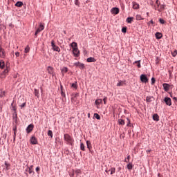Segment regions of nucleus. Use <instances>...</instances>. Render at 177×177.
<instances>
[{
  "instance_id": "1",
  "label": "nucleus",
  "mask_w": 177,
  "mask_h": 177,
  "mask_svg": "<svg viewBox=\"0 0 177 177\" xmlns=\"http://www.w3.org/2000/svg\"><path fill=\"white\" fill-rule=\"evenodd\" d=\"M64 140L66 142L67 145L73 146L74 145V138L68 133L64 134Z\"/></svg>"
},
{
  "instance_id": "2",
  "label": "nucleus",
  "mask_w": 177,
  "mask_h": 177,
  "mask_svg": "<svg viewBox=\"0 0 177 177\" xmlns=\"http://www.w3.org/2000/svg\"><path fill=\"white\" fill-rule=\"evenodd\" d=\"M140 80L142 84H147L149 82V77H147V75L146 74H141L140 75Z\"/></svg>"
},
{
  "instance_id": "3",
  "label": "nucleus",
  "mask_w": 177,
  "mask_h": 177,
  "mask_svg": "<svg viewBox=\"0 0 177 177\" xmlns=\"http://www.w3.org/2000/svg\"><path fill=\"white\" fill-rule=\"evenodd\" d=\"M51 46L54 52H60V48L55 44V40L51 41Z\"/></svg>"
},
{
  "instance_id": "4",
  "label": "nucleus",
  "mask_w": 177,
  "mask_h": 177,
  "mask_svg": "<svg viewBox=\"0 0 177 177\" xmlns=\"http://www.w3.org/2000/svg\"><path fill=\"white\" fill-rule=\"evenodd\" d=\"M163 102H165L166 106H172V100L169 97H165Z\"/></svg>"
},
{
  "instance_id": "5",
  "label": "nucleus",
  "mask_w": 177,
  "mask_h": 177,
  "mask_svg": "<svg viewBox=\"0 0 177 177\" xmlns=\"http://www.w3.org/2000/svg\"><path fill=\"white\" fill-rule=\"evenodd\" d=\"M73 65L75 66V67H79L80 68V70H84L85 68V64H82L80 62H75L73 64Z\"/></svg>"
},
{
  "instance_id": "6",
  "label": "nucleus",
  "mask_w": 177,
  "mask_h": 177,
  "mask_svg": "<svg viewBox=\"0 0 177 177\" xmlns=\"http://www.w3.org/2000/svg\"><path fill=\"white\" fill-rule=\"evenodd\" d=\"M30 142L31 145H38V140L35 138V136L30 138Z\"/></svg>"
},
{
  "instance_id": "7",
  "label": "nucleus",
  "mask_w": 177,
  "mask_h": 177,
  "mask_svg": "<svg viewBox=\"0 0 177 177\" xmlns=\"http://www.w3.org/2000/svg\"><path fill=\"white\" fill-rule=\"evenodd\" d=\"M162 86L165 92H168V91H169V88H171V84L167 83H163Z\"/></svg>"
},
{
  "instance_id": "8",
  "label": "nucleus",
  "mask_w": 177,
  "mask_h": 177,
  "mask_svg": "<svg viewBox=\"0 0 177 177\" xmlns=\"http://www.w3.org/2000/svg\"><path fill=\"white\" fill-rule=\"evenodd\" d=\"M73 54L75 57H80V50L78 48H73Z\"/></svg>"
},
{
  "instance_id": "9",
  "label": "nucleus",
  "mask_w": 177,
  "mask_h": 177,
  "mask_svg": "<svg viewBox=\"0 0 177 177\" xmlns=\"http://www.w3.org/2000/svg\"><path fill=\"white\" fill-rule=\"evenodd\" d=\"M111 12L113 15H118V13H120V8L113 7L111 8Z\"/></svg>"
},
{
  "instance_id": "10",
  "label": "nucleus",
  "mask_w": 177,
  "mask_h": 177,
  "mask_svg": "<svg viewBox=\"0 0 177 177\" xmlns=\"http://www.w3.org/2000/svg\"><path fill=\"white\" fill-rule=\"evenodd\" d=\"M9 71H10V66H8V65H6V68L1 73V77L3 75H6V74H8V73H9Z\"/></svg>"
},
{
  "instance_id": "11",
  "label": "nucleus",
  "mask_w": 177,
  "mask_h": 177,
  "mask_svg": "<svg viewBox=\"0 0 177 177\" xmlns=\"http://www.w3.org/2000/svg\"><path fill=\"white\" fill-rule=\"evenodd\" d=\"M34 129V124H29L27 128H26V133H30V132Z\"/></svg>"
},
{
  "instance_id": "12",
  "label": "nucleus",
  "mask_w": 177,
  "mask_h": 177,
  "mask_svg": "<svg viewBox=\"0 0 177 177\" xmlns=\"http://www.w3.org/2000/svg\"><path fill=\"white\" fill-rule=\"evenodd\" d=\"M152 120L153 121H156L158 122V121H160V116L158 115V114L157 113H154L153 115H152Z\"/></svg>"
},
{
  "instance_id": "13",
  "label": "nucleus",
  "mask_w": 177,
  "mask_h": 177,
  "mask_svg": "<svg viewBox=\"0 0 177 177\" xmlns=\"http://www.w3.org/2000/svg\"><path fill=\"white\" fill-rule=\"evenodd\" d=\"M154 100V97L153 96H147L146 102L147 103H151Z\"/></svg>"
},
{
  "instance_id": "14",
  "label": "nucleus",
  "mask_w": 177,
  "mask_h": 177,
  "mask_svg": "<svg viewBox=\"0 0 177 177\" xmlns=\"http://www.w3.org/2000/svg\"><path fill=\"white\" fill-rule=\"evenodd\" d=\"M33 167V165H30L29 167H28V174H30V175H34V174H35V172H34V169H32Z\"/></svg>"
},
{
  "instance_id": "15",
  "label": "nucleus",
  "mask_w": 177,
  "mask_h": 177,
  "mask_svg": "<svg viewBox=\"0 0 177 177\" xmlns=\"http://www.w3.org/2000/svg\"><path fill=\"white\" fill-rule=\"evenodd\" d=\"M156 39H161L162 38V33L160 32H156L155 34Z\"/></svg>"
},
{
  "instance_id": "16",
  "label": "nucleus",
  "mask_w": 177,
  "mask_h": 177,
  "mask_svg": "<svg viewBox=\"0 0 177 177\" xmlns=\"http://www.w3.org/2000/svg\"><path fill=\"white\" fill-rule=\"evenodd\" d=\"M134 19L135 18L133 17H129L127 18L126 22L128 23V24H131L132 21H133Z\"/></svg>"
},
{
  "instance_id": "17",
  "label": "nucleus",
  "mask_w": 177,
  "mask_h": 177,
  "mask_svg": "<svg viewBox=\"0 0 177 177\" xmlns=\"http://www.w3.org/2000/svg\"><path fill=\"white\" fill-rule=\"evenodd\" d=\"M0 57L1 59H5V57H6V52L5 51V49H3V48L0 53Z\"/></svg>"
},
{
  "instance_id": "18",
  "label": "nucleus",
  "mask_w": 177,
  "mask_h": 177,
  "mask_svg": "<svg viewBox=\"0 0 177 177\" xmlns=\"http://www.w3.org/2000/svg\"><path fill=\"white\" fill-rule=\"evenodd\" d=\"M87 63H95L96 62V59L95 57H90L86 59Z\"/></svg>"
},
{
  "instance_id": "19",
  "label": "nucleus",
  "mask_w": 177,
  "mask_h": 177,
  "mask_svg": "<svg viewBox=\"0 0 177 177\" xmlns=\"http://www.w3.org/2000/svg\"><path fill=\"white\" fill-rule=\"evenodd\" d=\"M44 28H45V25H44V24L42 23H40L39 28L36 30H39V32H41V31L44 30Z\"/></svg>"
},
{
  "instance_id": "20",
  "label": "nucleus",
  "mask_w": 177,
  "mask_h": 177,
  "mask_svg": "<svg viewBox=\"0 0 177 177\" xmlns=\"http://www.w3.org/2000/svg\"><path fill=\"white\" fill-rule=\"evenodd\" d=\"M126 81L119 80V82L117 83V86H124L125 85Z\"/></svg>"
},
{
  "instance_id": "21",
  "label": "nucleus",
  "mask_w": 177,
  "mask_h": 177,
  "mask_svg": "<svg viewBox=\"0 0 177 177\" xmlns=\"http://www.w3.org/2000/svg\"><path fill=\"white\" fill-rule=\"evenodd\" d=\"M71 46L72 48V49H78V44H77V42H73L71 44Z\"/></svg>"
},
{
  "instance_id": "22",
  "label": "nucleus",
  "mask_w": 177,
  "mask_h": 177,
  "mask_svg": "<svg viewBox=\"0 0 177 177\" xmlns=\"http://www.w3.org/2000/svg\"><path fill=\"white\" fill-rule=\"evenodd\" d=\"M24 3L23 1H17V3L15 4V6H16V8H21V6H23Z\"/></svg>"
},
{
  "instance_id": "23",
  "label": "nucleus",
  "mask_w": 177,
  "mask_h": 177,
  "mask_svg": "<svg viewBox=\"0 0 177 177\" xmlns=\"http://www.w3.org/2000/svg\"><path fill=\"white\" fill-rule=\"evenodd\" d=\"M132 4H133V9H136V10L139 9V3H136V1H133Z\"/></svg>"
},
{
  "instance_id": "24",
  "label": "nucleus",
  "mask_w": 177,
  "mask_h": 177,
  "mask_svg": "<svg viewBox=\"0 0 177 177\" xmlns=\"http://www.w3.org/2000/svg\"><path fill=\"white\" fill-rule=\"evenodd\" d=\"M86 145H87V149H88L90 153H92V145H91V142L87 141Z\"/></svg>"
},
{
  "instance_id": "25",
  "label": "nucleus",
  "mask_w": 177,
  "mask_h": 177,
  "mask_svg": "<svg viewBox=\"0 0 177 177\" xmlns=\"http://www.w3.org/2000/svg\"><path fill=\"white\" fill-rule=\"evenodd\" d=\"M0 68L3 70L5 68V62L3 60L0 61Z\"/></svg>"
},
{
  "instance_id": "26",
  "label": "nucleus",
  "mask_w": 177,
  "mask_h": 177,
  "mask_svg": "<svg viewBox=\"0 0 177 177\" xmlns=\"http://www.w3.org/2000/svg\"><path fill=\"white\" fill-rule=\"evenodd\" d=\"M12 118H13V120L15 121V124H17V113H13Z\"/></svg>"
},
{
  "instance_id": "27",
  "label": "nucleus",
  "mask_w": 177,
  "mask_h": 177,
  "mask_svg": "<svg viewBox=\"0 0 177 177\" xmlns=\"http://www.w3.org/2000/svg\"><path fill=\"white\" fill-rule=\"evenodd\" d=\"M102 103H103V100L102 99H98L95 100L96 106H99V104H102Z\"/></svg>"
},
{
  "instance_id": "28",
  "label": "nucleus",
  "mask_w": 177,
  "mask_h": 177,
  "mask_svg": "<svg viewBox=\"0 0 177 177\" xmlns=\"http://www.w3.org/2000/svg\"><path fill=\"white\" fill-rule=\"evenodd\" d=\"M119 125H125V120L124 119H118Z\"/></svg>"
},
{
  "instance_id": "29",
  "label": "nucleus",
  "mask_w": 177,
  "mask_h": 177,
  "mask_svg": "<svg viewBox=\"0 0 177 177\" xmlns=\"http://www.w3.org/2000/svg\"><path fill=\"white\" fill-rule=\"evenodd\" d=\"M72 88H74V89H77L78 88V84L77 82H75L71 84Z\"/></svg>"
},
{
  "instance_id": "30",
  "label": "nucleus",
  "mask_w": 177,
  "mask_h": 177,
  "mask_svg": "<svg viewBox=\"0 0 177 177\" xmlns=\"http://www.w3.org/2000/svg\"><path fill=\"white\" fill-rule=\"evenodd\" d=\"M34 91H35V92H34L35 96H37V98L39 97V91L37 88H35Z\"/></svg>"
},
{
  "instance_id": "31",
  "label": "nucleus",
  "mask_w": 177,
  "mask_h": 177,
  "mask_svg": "<svg viewBox=\"0 0 177 177\" xmlns=\"http://www.w3.org/2000/svg\"><path fill=\"white\" fill-rule=\"evenodd\" d=\"M127 167L129 171H131V169L133 168V165H132V163H128Z\"/></svg>"
},
{
  "instance_id": "32",
  "label": "nucleus",
  "mask_w": 177,
  "mask_h": 177,
  "mask_svg": "<svg viewBox=\"0 0 177 177\" xmlns=\"http://www.w3.org/2000/svg\"><path fill=\"white\" fill-rule=\"evenodd\" d=\"M68 71V68L67 67H63L61 69V73L63 74L64 73H67Z\"/></svg>"
},
{
  "instance_id": "33",
  "label": "nucleus",
  "mask_w": 177,
  "mask_h": 177,
  "mask_svg": "<svg viewBox=\"0 0 177 177\" xmlns=\"http://www.w3.org/2000/svg\"><path fill=\"white\" fill-rule=\"evenodd\" d=\"M4 165H6V171H9V167H10V164L8 163V162L5 161Z\"/></svg>"
},
{
  "instance_id": "34",
  "label": "nucleus",
  "mask_w": 177,
  "mask_h": 177,
  "mask_svg": "<svg viewBox=\"0 0 177 177\" xmlns=\"http://www.w3.org/2000/svg\"><path fill=\"white\" fill-rule=\"evenodd\" d=\"M47 135L52 139V138H53V132L52 130H48Z\"/></svg>"
},
{
  "instance_id": "35",
  "label": "nucleus",
  "mask_w": 177,
  "mask_h": 177,
  "mask_svg": "<svg viewBox=\"0 0 177 177\" xmlns=\"http://www.w3.org/2000/svg\"><path fill=\"white\" fill-rule=\"evenodd\" d=\"M80 150L85 151V145L82 142L80 143Z\"/></svg>"
},
{
  "instance_id": "36",
  "label": "nucleus",
  "mask_w": 177,
  "mask_h": 177,
  "mask_svg": "<svg viewBox=\"0 0 177 177\" xmlns=\"http://www.w3.org/2000/svg\"><path fill=\"white\" fill-rule=\"evenodd\" d=\"M11 110H12V111H14L15 113H17V107H16V105L12 106V107H10Z\"/></svg>"
},
{
  "instance_id": "37",
  "label": "nucleus",
  "mask_w": 177,
  "mask_h": 177,
  "mask_svg": "<svg viewBox=\"0 0 177 177\" xmlns=\"http://www.w3.org/2000/svg\"><path fill=\"white\" fill-rule=\"evenodd\" d=\"M109 171H111V175L115 174V168L111 167Z\"/></svg>"
},
{
  "instance_id": "38",
  "label": "nucleus",
  "mask_w": 177,
  "mask_h": 177,
  "mask_svg": "<svg viewBox=\"0 0 177 177\" xmlns=\"http://www.w3.org/2000/svg\"><path fill=\"white\" fill-rule=\"evenodd\" d=\"M12 131H14V135L16 136V133L17 132V126L15 125L12 127Z\"/></svg>"
},
{
  "instance_id": "39",
  "label": "nucleus",
  "mask_w": 177,
  "mask_h": 177,
  "mask_svg": "<svg viewBox=\"0 0 177 177\" xmlns=\"http://www.w3.org/2000/svg\"><path fill=\"white\" fill-rule=\"evenodd\" d=\"M25 53H28L30 52V46H26L24 50Z\"/></svg>"
},
{
  "instance_id": "40",
  "label": "nucleus",
  "mask_w": 177,
  "mask_h": 177,
  "mask_svg": "<svg viewBox=\"0 0 177 177\" xmlns=\"http://www.w3.org/2000/svg\"><path fill=\"white\" fill-rule=\"evenodd\" d=\"M176 55H177V50H174L173 52H171V55L173 56V57H176Z\"/></svg>"
},
{
  "instance_id": "41",
  "label": "nucleus",
  "mask_w": 177,
  "mask_h": 177,
  "mask_svg": "<svg viewBox=\"0 0 177 177\" xmlns=\"http://www.w3.org/2000/svg\"><path fill=\"white\" fill-rule=\"evenodd\" d=\"M127 28L126 26L122 27V32H123V34H127Z\"/></svg>"
},
{
  "instance_id": "42",
  "label": "nucleus",
  "mask_w": 177,
  "mask_h": 177,
  "mask_svg": "<svg viewBox=\"0 0 177 177\" xmlns=\"http://www.w3.org/2000/svg\"><path fill=\"white\" fill-rule=\"evenodd\" d=\"M94 117L96 120H100V115L98 113H94Z\"/></svg>"
},
{
  "instance_id": "43",
  "label": "nucleus",
  "mask_w": 177,
  "mask_h": 177,
  "mask_svg": "<svg viewBox=\"0 0 177 177\" xmlns=\"http://www.w3.org/2000/svg\"><path fill=\"white\" fill-rule=\"evenodd\" d=\"M136 20L139 21V20H143V18L142 17V16H140V15H136Z\"/></svg>"
},
{
  "instance_id": "44",
  "label": "nucleus",
  "mask_w": 177,
  "mask_h": 177,
  "mask_svg": "<svg viewBox=\"0 0 177 177\" xmlns=\"http://www.w3.org/2000/svg\"><path fill=\"white\" fill-rule=\"evenodd\" d=\"M127 127H132V125H131V120H129V118H127Z\"/></svg>"
},
{
  "instance_id": "45",
  "label": "nucleus",
  "mask_w": 177,
  "mask_h": 177,
  "mask_svg": "<svg viewBox=\"0 0 177 177\" xmlns=\"http://www.w3.org/2000/svg\"><path fill=\"white\" fill-rule=\"evenodd\" d=\"M75 5H76V6H78L80 8V5H81V3H80L79 0H75Z\"/></svg>"
},
{
  "instance_id": "46",
  "label": "nucleus",
  "mask_w": 177,
  "mask_h": 177,
  "mask_svg": "<svg viewBox=\"0 0 177 177\" xmlns=\"http://www.w3.org/2000/svg\"><path fill=\"white\" fill-rule=\"evenodd\" d=\"M48 68H50V71H48L49 74H53V67L48 66Z\"/></svg>"
},
{
  "instance_id": "47",
  "label": "nucleus",
  "mask_w": 177,
  "mask_h": 177,
  "mask_svg": "<svg viewBox=\"0 0 177 177\" xmlns=\"http://www.w3.org/2000/svg\"><path fill=\"white\" fill-rule=\"evenodd\" d=\"M159 23H160V24H165V21L163 19L160 18Z\"/></svg>"
},
{
  "instance_id": "48",
  "label": "nucleus",
  "mask_w": 177,
  "mask_h": 177,
  "mask_svg": "<svg viewBox=\"0 0 177 177\" xmlns=\"http://www.w3.org/2000/svg\"><path fill=\"white\" fill-rule=\"evenodd\" d=\"M151 85H154V84H156V78L152 77L151 79Z\"/></svg>"
},
{
  "instance_id": "49",
  "label": "nucleus",
  "mask_w": 177,
  "mask_h": 177,
  "mask_svg": "<svg viewBox=\"0 0 177 177\" xmlns=\"http://www.w3.org/2000/svg\"><path fill=\"white\" fill-rule=\"evenodd\" d=\"M168 73H169V78H171V77H172V70L169 69Z\"/></svg>"
},
{
  "instance_id": "50",
  "label": "nucleus",
  "mask_w": 177,
  "mask_h": 177,
  "mask_svg": "<svg viewBox=\"0 0 177 177\" xmlns=\"http://www.w3.org/2000/svg\"><path fill=\"white\" fill-rule=\"evenodd\" d=\"M129 158H131L130 155L127 156V158L126 160H124V162H129Z\"/></svg>"
},
{
  "instance_id": "51",
  "label": "nucleus",
  "mask_w": 177,
  "mask_h": 177,
  "mask_svg": "<svg viewBox=\"0 0 177 177\" xmlns=\"http://www.w3.org/2000/svg\"><path fill=\"white\" fill-rule=\"evenodd\" d=\"M104 104H106L107 103V97H104L103 98Z\"/></svg>"
},
{
  "instance_id": "52",
  "label": "nucleus",
  "mask_w": 177,
  "mask_h": 177,
  "mask_svg": "<svg viewBox=\"0 0 177 177\" xmlns=\"http://www.w3.org/2000/svg\"><path fill=\"white\" fill-rule=\"evenodd\" d=\"M26 102H24L22 104L20 105L21 109H23L24 107H26Z\"/></svg>"
},
{
  "instance_id": "53",
  "label": "nucleus",
  "mask_w": 177,
  "mask_h": 177,
  "mask_svg": "<svg viewBox=\"0 0 177 177\" xmlns=\"http://www.w3.org/2000/svg\"><path fill=\"white\" fill-rule=\"evenodd\" d=\"M148 26H150V24H154V21H153V19H151L150 21L147 23Z\"/></svg>"
},
{
  "instance_id": "54",
  "label": "nucleus",
  "mask_w": 177,
  "mask_h": 177,
  "mask_svg": "<svg viewBox=\"0 0 177 177\" xmlns=\"http://www.w3.org/2000/svg\"><path fill=\"white\" fill-rule=\"evenodd\" d=\"M156 4L157 5L158 8H160V1L158 0L156 1Z\"/></svg>"
},
{
  "instance_id": "55",
  "label": "nucleus",
  "mask_w": 177,
  "mask_h": 177,
  "mask_svg": "<svg viewBox=\"0 0 177 177\" xmlns=\"http://www.w3.org/2000/svg\"><path fill=\"white\" fill-rule=\"evenodd\" d=\"M1 93H2V95H0V97H2V96H5V95H6V91H3V92H1Z\"/></svg>"
},
{
  "instance_id": "56",
  "label": "nucleus",
  "mask_w": 177,
  "mask_h": 177,
  "mask_svg": "<svg viewBox=\"0 0 177 177\" xmlns=\"http://www.w3.org/2000/svg\"><path fill=\"white\" fill-rule=\"evenodd\" d=\"M61 96H63V97H66V93L63 91H61Z\"/></svg>"
},
{
  "instance_id": "57",
  "label": "nucleus",
  "mask_w": 177,
  "mask_h": 177,
  "mask_svg": "<svg viewBox=\"0 0 177 177\" xmlns=\"http://www.w3.org/2000/svg\"><path fill=\"white\" fill-rule=\"evenodd\" d=\"M39 34V30H36L35 32V37H37V36Z\"/></svg>"
},
{
  "instance_id": "58",
  "label": "nucleus",
  "mask_w": 177,
  "mask_h": 177,
  "mask_svg": "<svg viewBox=\"0 0 177 177\" xmlns=\"http://www.w3.org/2000/svg\"><path fill=\"white\" fill-rule=\"evenodd\" d=\"M40 169H41V168L39 167H37L35 169V171H36V172L38 173V172H39Z\"/></svg>"
},
{
  "instance_id": "59",
  "label": "nucleus",
  "mask_w": 177,
  "mask_h": 177,
  "mask_svg": "<svg viewBox=\"0 0 177 177\" xmlns=\"http://www.w3.org/2000/svg\"><path fill=\"white\" fill-rule=\"evenodd\" d=\"M15 56H16V57H19V56H20V53L19 52H16L15 53Z\"/></svg>"
},
{
  "instance_id": "60",
  "label": "nucleus",
  "mask_w": 177,
  "mask_h": 177,
  "mask_svg": "<svg viewBox=\"0 0 177 177\" xmlns=\"http://www.w3.org/2000/svg\"><path fill=\"white\" fill-rule=\"evenodd\" d=\"M137 67H138V68H140L142 67V65L140 64V62H138V63L137 64Z\"/></svg>"
},
{
  "instance_id": "61",
  "label": "nucleus",
  "mask_w": 177,
  "mask_h": 177,
  "mask_svg": "<svg viewBox=\"0 0 177 177\" xmlns=\"http://www.w3.org/2000/svg\"><path fill=\"white\" fill-rule=\"evenodd\" d=\"M165 4H162L160 6V9H165Z\"/></svg>"
},
{
  "instance_id": "62",
  "label": "nucleus",
  "mask_w": 177,
  "mask_h": 177,
  "mask_svg": "<svg viewBox=\"0 0 177 177\" xmlns=\"http://www.w3.org/2000/svg\"><path fill=\"white\" fill-rule=\"evenodd\" d=\"M158 63H160V62L158 61V57H157L156 60V64H158Z\"/></svg>"
},
{
  "instance_id": "63",
  "label": "nucleus",
  "mask_w": 177,
  "mask_h": 177,
  "mask_svg": "<svg viewBox=\"0 0 177 177\" xmlns=\"http://www.w3.org/2000/svg\"><path fill=\"white\" fill-rule=\"evenodd\" d=\"M75 174H77V175L81 174V170H77V171H75Z\"/></svg>"
},
{
  "instance_id": "64",
  "label": "nucleus",
  "mask_w": 177,
  "mask_h": 177,
  "mask_svg": "<svg viewBox=\"0 0 177 177\" xmlns=\"http://www.w3.org/2000/svg\"><path fill=\"white\" fill-rule=\"evenodd\" d=\"M66 154H67V155L70 154V150L69 149L66 150Z\"/></svg>"
}]
</instances>
